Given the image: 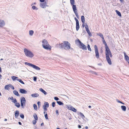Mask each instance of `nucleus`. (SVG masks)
<instances>
[{
	"label": "nucleus",
	"instance_id": "32",
	"mask_svg": "<svg viewBox=\"0 0 129 129\" xmlns=\"http://www.w3.org/2000/svg\"><path fill=\"white\" fill-rule=\"evenodd\" d=\"M34 33V32L33 30H30L29 31V35L30 36H32L33 35Z\"/></svg>",
	"mask_w": 129,
	"mask_h": 129
},
{
	"label": "nucleus",
	"instance_id": "9",
	"mask_svg": "<svg viewBox=\"0 0 129 129\" xmlns=\"http://www.w3.org/2000/svg\"><path fill=\"white\" fill-rule=\"evenodd\" d=\"M5 24V21L0 19V27H2L4 26Z\"/></svg>",
	"mask_w": 129,
	"mask_h": 129
},
{
	"label": "nucleus",
	"instance_id": "22",
	"mask_svg": "<svg viewBox=\"0 0 129 129\" xmlns=\"http://www.w3.org/2000/svg\"><path fill=\"white\" fill-rule=\"evenodd\" d=\"M81 21L83 24H84L85 20L84 17L83 16H82L81 17Z\"/></svg>",
	"mask_w": 129,
	"mask_h": 129
},
{
	"label": "nucleus",
	"instance_id": "4",
	"mask_svg": "<svg viewBox=\"0 0 129 129\" xmlns=\"http://www.w3.org/2000/svg\"><path fill=\"white\" fill-rule=\"evenodd\" d=\"M24 51L25 55L27 57L31 58L34 57V55L33 53L30 50L24 49Z\"/></svg>",
	"mask_w": 129,
	"mask_h": 129
},
{
	"label": "nucleus",
	"instance_id": "5",
	"mask_svg": "<svg viewBox=\"0 0 129 129\" xmlns=\"http://www.w3.org/2000/svg\"><path fill=\"white\" fill-rule=\"evenodd\" d=\"M25 64L31 67L36 70L40 71L41 69L39 67L30 63L25 62Z\"/></svg>",
	"mask_w": 129,
	"mask_h": 129
},
{
	"label": "nucleus",
	"instance_id": "33",
	"mask_svg": "<svg viewBox=\"0 0 129 129\" xmlns=\"http://www.w3.org/2000/svg\"><path fill=\"white\" fill-rule=\"evenodd\" d=\"M17 81L22 84H24V83L20 79H18Z\"/></svg>",
	"mask_w": 129,
	"mask_h": 129
},
{
	"label": "nucleus",
	"instance_id": "37",
	"mask_svg": "<svg viewBox=\"0 0 129 129\" xmlns=\"http://www.w3.org/2000/svg\"><path fill=\"white\" fill-rule=\"evenodd\" d=\"M103 41L104 43L105 44V47H106L107 46H108L107 45L105 42V40H104V39H103Z\"/></svg>",
	"mask_w": 129,
	"mask_h": 129
},
{
	"label": "nucleus",
	"instance_id": "61",
	"mask_svg": "<svg viewBox=\"0 0 129 129\" xmlns=\"http://www.w3.org/2000/svg\"><path fill=\"white\" fill-rule=\"evenodd\" d=\"M46 113H47L46 112V111H44V114H45Z\"/></svg>",
	"mask_w": 129,
	"mask_h": 129
},
{
	"label": "nucleus",
	"instance_id": "29",
	"mask_svg": "<svg viewBox=\"0 0 129 129\" xmlns=\"http://www.w3.org/2000/svg\"><path fill=\"white\" fill-rule=\"evenodd\" d=\"M15 104V105L18 108H19L20 106V105L19 103L16 102Z\"/></svg>",
	"mask_w": 129,
	"mask_h": 129
},
{
	"label": "nucleus",
	"instance_id": "62",
	"mask_svg": "<svg viewBox=\"0 0 129 129\" xmlns=\"http://www.w3.org/2000/svg\"><path fill=\"white\" fill-rule=\"evenodd\" d=\"M85 128L86 129H88V126H86L85 127Z\"/></svg>",
	"mask_w": 129,
	"mask_h": 129
},
{
	"label": "nucleus",
	"instance_id": "31",
	"mask_svg": "<svg viewBox=\"0 0 129 129\" xmlns=\"http://www.w3.org/2000/svg\"><path fill=\"white\" fill-rule=\"evenodd\" d=\"M97 35L100 36L103 39H104V38L103 35L101 33L98 34Z\"/></svg>",
	"mask_w": 129,
	"mask_h": 129
},
{
	"label": "nucleus",
	"instance_id": "39",
	"mask_svg": "<svg viewBox=\"0 0 129 129\" xmlns=\"http://www.w3.org/2000/svg\"><path fill=\"white\" fill-rule=\"evenodd\" d=\"M79 28V25H76V28L77 31H78Z\"/></svg>",
	"mask_w": 129,
	"mask_h": 129
},
{
	"label": "nucleus",
	"instance_id": "45",
	"mask_svg": "<svg viewBox=\"0 0 129 129\" xmlns=\"http://www.w3.org/2000/svg\"><path fill=\"white\" fill-rule=\"evenodd\" d=\"M52 106L54 107L55 106V103L54 102H53L52 103Z\"/></svg>",
	"mask_w": 129,
	"mask_h": 129
},
{
	"label": "nucleus",
	"instance_id": "23",
	"mask_svg": "<svg viewBox=\"0 0 129 129\" xmlns=\"http://www.w3.org/2000/svg\"><path fill=\"white\" fill-rule=\"evenodd\" d=\"M45 95H46L47 93L42 88H40L39 89Z\"/></svg>",
	"mask_w": 129,
	"mask_h": 129
},
{
	"label": "nucleus",
	"instance_id": "20",
	"mask_svg": "<svg viewBox=\"0 0 129 129\" xmlns=\"http://www.w3.org/2000/svg\"><path fill=\"white\" fill-rule=\"evenodd\" d=\"M11 84H10L6 85L5 87V89L6 90H8L9 87H11Z\"/></svg>",
	"mask_w": 129,
	"mask_h": 129
},
{
	"label": "nucleus",
	"instance_id": "8",
	"mask_svg": "<svg viewBox=\"0 0 129 129\" xmlns=\"http://www.w3.org/2000/svg\"><path fill=\"white\" fill-rule=\"evenodd\" d=\"M80 45V48L84 50H87L86 46L84 44L82 43H81V44Z\"/></svg>",
	"mask_w": 129,
	"mask_h": 129
},
{
	"label": "nucleus",
	"instance_id": "27",
	"mask_svg": "<svg viewBox=\"0 0 129 129\" xmlns=\"http://www.w3.org/2000/svg\"><path fill=\"white\" fill-rule=\"evenodd\" d=\"M33 116L36 120H37L38 119V118L37 115L36 114L34 113L33 115Z\"/></svg>",
	"mask_w": 129,
	"mask_h": 129
},
{
	"label": "nucleus",
	"instance_id": "38",
	"mask_svg": "<svg viewBox=\"0 0 129 129\" xmlns=\"http://www.w3.org/2000/svg\"><path fill=\"white\" fill-rule=\"evenodd\" d=\"M87 48L88 50L90 51H91V49L90 48V47L89 45L88 44L87 45Z\"/></svg>",
	"mask_w": 129,
	"mask_h": 129
},
{
	"label": "nucleus",
	"instance_id": "28",
	"mask_svg": "<svg viewBox=\"0 0 129 129\" xmlns=\"http://www.w3.org/2000/svg\"><path fill=\"white\" fill-rule=\"evenodd\" d=\"M57 103L60 105H63L64 104L63 103L60 101H57Z\"/></svg>",
	"mask_w": 129,
	"mask_h": 129
},
{
	"label": "nucleus",
	"instance_id": "17",
	"mask_svg": "<svg viewBox=\"0 0 129 129\" xmlns=\"http://www.w3.org/2000/svg\"><path fill=\"white\" fill-rule=\"evenodd\" d=\"M19 111L18 110H16L15 112V118H17L19 116Z\"/></svg>",
	"mask_w": 129,
	"mask_h": 129
},
{
	"label": "nucleus",
	"instance_id": "12",
	"mask_svg": "<svg viewBox=\"0 0 129 129\" xmlns=\"http://www.w3.org/2000/svg\"><path fill=\"white\" fill-rule=\"evenodd\" d=\"M43 47L46 50H50L51 48V46L48 44L45 45Z\"/></svg>",
	"mask_w": 129,
	"mask_h": 129
},
{
	"label": "nucleus",
	"instance_id": "63",
	"mask_svg": "<svg viewBox=\"0 0 129 129\" xmlns=\"http://www.w3.org/2000/svg\"><path fill=\"white\" fill-rule=\"evenodd\" d=\"M82 26L83 27H84V24H83H83L82 25Z\"/></svg>",
	"mask_w": 129,
	"mask_h": 129
},
{
	"label": "nucleus",
	"instance_id": "6",
	"mask_svg": "<svg viewBox=\"0 0 129 129\" xmlns=\"http://www.w3.org/2000/svg\"><path fill=\"white\" fill-rule=\"evenodd\" d=\"M21 105L22 108H24L26 100L24 97H22L20 99Z\"/></svg>",
	"mask_w": 129,
	"mask_h": 129
},
{
	"label": "nucleus",
	"instance_id": "57",
	"mask_svg": "<svg viewBox=\"0 0 129 129\" xmlns=\"http://www.w3.org/2000/svg\"><path fill=\"white\" fill-rule=\"evenodd\" d=\"M74 19L76 21H78V20L75 17Z\"/></svg>",
	"mask_w": 129,
	"mask_h": 129
},
{
	"label": "nucleus",
	"instance_id": "36",
	"mask_svg": "<svg viewBox=\"0 0 129 129\" xmlns=\"http://www.w3.org/2000/svg\"><path fill=\"white\" fill-rule=\"evenodd\" d=\"M33 107L34 108V109L35 110H37V105L35 104H34L33 105Z\"/></svg>",
	"mask_w": 129,
	"mask_h": 129
},
{
	"label": "nucleus",
	"instance_id": "46",
	"mask_svg": "<svg viewBox=\"0 0 129 129\" xmlns=\"http://www.w3.org/2000/svg\"><path fill=\"white\" fill-rule=\"evenodd\" d=\"M20 117L22 118L23 119L24 118V115L23 114H21L20 115Z\"/></svg>",
	"mask_w": 129,
	"mask_h": 129
},
{
	"label": "nucleus",
	"instance_id": "53",
	"mask_svg": "<svg viewBox=\"0 0 129 129\" xmlns=\"http://www.w3.org/2000/svg\"><path fill=\"white\" fill-rule=\"evenodd\" d=\"M92 73L93 74H95V75H97L96 73V72H92Z\"/></svg>",
	"mask_w": 129,
	"mask_h": 129
},
{
	"label": "nucleus",
	"instance_id": "50",
	"mask_svg": "<svg viewBox=\"0 0 129 129\" xmlns=\"http://www.w3.org/2000/svg\"><path fill=\"white\" fill-rule=\"evenodd\" d=\"M76 25H79V22L78 20V21H76Z\"/></svg>",
	"mask_w": 129,
	"mask_h": 129
},
{
	"label": "nucleus",
	"instance_id": "2",
	"mask_svg": "<svg viewBox=\"0 0 129 129\" xmlns=\"http://www.w3.org/2000/svg\"><path fill=\"white\" fill-rule=\"evenodd\" d=\"M70 4L71 5H72L73 10L76 17L77 18H79V16L78 13L77 12V9L76 6L75 5V0H70Z\"/></svg>",
	"mask_w": 129,
	"mask_h": 129
},
{
	"label": "nucleus",
	"instance_id": "19",
	"mask_svg": "<svg viewBox=\"0 0 129 129\" xmlns=\"http://www.w3.org/2000/svg\"><path fill=\"white\" fill-rule=\"evenodd\" d=\"M75 42L76 44L80 45L81 44V43H82L79 39L76 40Z\"/></svg>",
	"mask_w": 129,
	"mask_h": 129
},
{
	"label": "nucleus",
	"instance_id": "34",
	"mask_svg": "<svg viewBox=\"0 0 129 129\" xmlns=\"http://www.w3.org/2000/svg\"><path fill=\"white\" fill-rule=\"evenodd\" d=\"M86 31L88 33V35H89V36L90 37L92 36V34L90 32V31L89 30H87Z\"/></svg>",
	"mask_w": 129,
	"mask_h": 129
},
{
	"label": "nucleus",
	"instance_id": "14",
	"mask_svg": "<svg viewBox=\"0 0 129 129\" xmlns=\"http://www.w3.org/2000/svg\"><path fill=\"white\" fill-rule=\"evenodd\" d=\"M19 91L21 93L26 94L27 93V91L23 89H20Z\"/></svg>",
	"mask_w": 129,
	"mask_h": 129
},
{
	"label": "nucleus",
	"instance_id": "51",
	"mask_svg": "<svg viewBox=\"0 0 129 129\" xmlns=\"http://www.w3.org/2000/svg\"><path fill=\"white\" fill-rule=\"evenodd\" d=\"M37 104L38 106H39L40 105V102H38Z\"/></svg>",
	"mask_w": 129,
	"mask_h": 129
},
{
	"label": "nucleus",
	"instance_id": "30",
	"mask_svg": "<svg viewBox=\"0 0 129 129\" xmlns=\"http://www.w3.org/2000/svg\"><path fill=\"white\" fill-rule=\"evenodd\" d=\"M115 12H116L117 14L119 16L121 17V15L120 12L117 11V10H116Z\"/></svg>",
	"mask_w": 129,
	"mask_h": 129
},
{
	"label": "nucleus",
	"instance_id": "3",
	"mask_svg": "<svg viewBox=\"0 0 129 129\" xmlns=\"http://www.w3.org/2000/svg\"><path fill=\"white\" fill-rule=\"evenodd\" d=\"M62 48H63L66 50H68L70 48V44L68 42L64 41L61 44Z\"/></svg>",
	"mask_w": 129,
	"mask_h": 129
},
{
	"label": "nucleus",
	"instance_id": "59",
	"mask_svg": "<svg viewBox=\"0 0 129 129\" xmlns=\"http://www.w3.org/2000/svg\"><path fill=\"white\" fill-rule=\"evenodd\" d=\"M117 102H118V103H122V102L119 101H118V100L117 101Z\"/></svg>",
	"mask_w": 129,
	"mask_h": 129
},
{
	"label": "nucleus",
	"instance_id": "43",
	"mask_svg": "<svg viewBox=\"0 0 129 129\" xmlns=\"http://www.w3.org/2000/svg\"><path fill=\"white\" fill-rule=\"evenodd\" d=\"M85 28L86 30V31L87 30H89L88 26L87 25H86L85 26Z\"/></svg>",
	"mask_w": 129,
	"mask_h": 129
},
{
	"label": "nucleus",
	"instance_id": "44",
	"mask_svg": "<svg viewBox=\"0 0 129 129\" xmlns=\"http://www.w3.org/2000/svg\"><path fill=\"white\" fill-rule=\"evenodd\" d=\"M47 107H43V110L44 111H46L47 110Z\"/></svg>",
	"mask_w": 129,
	"mask_h": 129
},
{
	"label": "nucleus",
	"instance_id": "1",
	"mask_svg": "<svg viewBox=\"0 0 129 129\" xmlns=\"http://www.w3.org/2000/svg\"><path fill=\"white\" fill-rule=\"evenodd\" d=\"M105 52L106 59L108 63L111 65L112 64V62L109 56H110V57H111L112 56V54L108 46L105 47Z\"/></svg>",
	"mask_w": 129,
	"mask_h": 129
},
{
	"label": "nucleus",
	"instance_id": "56",
	"mask_svg": "<svg viewBox=\"0 0 129 129\" xmlns=\"http://www.w3.org/2000/svg\"><path fill=\"white\" fill-rule=\"evenodd\" d=\"M45 0H40V1L42 3L44 2V1Z\"/></svg>",
	"mask_w": 129,
	"mask_h": 129
},
{
	"label": "nucleus",
	"instance_id": "58",
	"mask_svg": "<svg viewBox=\"0 0 129 129\" xmlns=\"http://www.w3.org/2000/svg\"><path fill=\"white\" fill-rule=\"evenodd\" d=\"M78 127L79 128H81V125H78Z\"/></svg>",
	"mask_w": 129,
	"mask_h": 129
},
{
	"label": "nucleus",
	"instance_id": "18",
	"mask_svg": "<svg viewBox=\"0 0 129 129\" xmlns=\"http://www.w3.org/2000/svg\"><path fill=\"white\" fill-rule=\"evenodd\" d=\"M11 78L13 81H15V80H17V81L18 79V77L14 76H12Z\"/></svg>",
	"mask_w": 129,
	"mask_h": 129
},
{
	"label": "nucleus",
	"instance_id": "24",
	"mask_svg": "<svg viewBox=\"0 0 129 129\" xmlns=\"http://www.w3.org/2000/svg\"><path fill=\"white\" fill-rule=\"evenodd\" d=\"M13 93L14 94L16 95L19 96V95L18 92L16 90H14L13 91Z\"/></svg>",
	"mask_w": 129,
	"mask_h": 129
},
{
	"label": "nucleus",
	"instance_id": "10",
	"mask_svg": "<svg viewBox=\"0 0 129 129\" xmlns=\"http://www.w3.org/2000/svg\"><path fill=\"white\" fill-rule=\"evenodd\" d=\"M40 6L42 8H45L47 6L46 4V3H40Z\"/></svg>",
	"mask_w": 129,
	"mask_h": 129
},
{
	"label": "nucleus",
	"instance_id": "48",
	"mask_svg": "<svg viewBox=\"0 0 129 129\" xmlns=\"http://www.w3.org/2000/svg\"><path fill=\"white\" fill-rule=\"evenodd\" d=\"M37 120H33V123L34 124H35L36 122H37Z\"/></svg>",
	"mask_w": 129,
	"mask_h": 129
},
{
	"label": "nucleus",
	"instance_id": "47",
	"mask_svg": "<svg viewBox=\"0 0 129 129\" xmlns=\"http://www.w3.org/2000/svg\"><path fill=\"white\" fill-rule=\"evenodd\" d=\"M54 99L56 101H58L59 100V99L57 97H54Z\"/></svg>",
	"mask_w": 129,
	"mask_h": 129
},
{
	"label": "nucleus",
	"instance_id": "16",
	"mask_svg": "<svg viewBox=\"0 0 129 129\" xmlns=\"http://www.w3.org/2000/svg\"><path fill=\"white\" fill-rule=\"evenodd\" d=\"M39 95V94L37 93H35L31 94V96L33 98L38 97Z\"/></svg>",
	"mask_w": 129,
	"mask_h": 129
},
{
	"label": "nucleus",
	"instance_id": "35",
	"mask_svg": "<svg viewBox=\"0 0 129 129\" xmlns=\"http://www.w3.org/2000/svg\"><path fill=\"white\" fill-rule=\"evenodd\" d=\"M79 114L80 115L81 117L83 118V119H84V118H85V116L83 114V113H82L81 112H80L79 113Z\"/></svg>",
	"mask_w": 129,
	"mask_h": 129
},
{
	"label": "nucleus",
	"instance_id": "60",
	"mask_svg": "<svg viewBox=\"0 0 129 129\" xmlns=\"http://www.w3.org/2000/svg\"><path fill=\"white\" fill-rule=\"evenodd\" d=\"M18 123L19 124V125H21L22 124L20 122H18Z\"/></svg>",
	"mask_w": 129,
	"mask_h": 129
},
{
	"label": "nucleus",
	"instance_id": "7",
	"mask_svg": "<svg viewBox=\"0 0 129 129\" xmlns=\"http://www.w3.org/2000/svg\"><path fill=\"white\" fill-rule=\"evenodd\" d=\"M67 108L70 110H72L74 112H77V110L74 108L73 106L71 105H67Z\"/></svg>",
	"mask_w": 129,
	"mask_h": 129
},
{
	"label": "nucleus",
	"instance_id": "54",
	"mask_svg": "<svg viewBox=\"0 0 129 129\" xmlns=\"http://www.w3.org/2000/svg\"><path fill=\"white\" fill-rule=\"evenodd\" d=\"M10 99V100L13 101L14 99L13 98V97H11Z\"/></svg>",
	"mask_w": 129,
	"mask_h": 129
},
{
	"label": "nucleus",
	"instance_id": "13",
	"mask_svg": "<svg viewBox=\"0 0 129 129\" xmlns=\"http://www.w3.org/2000/svg\"><path fill=\"white\" fill-rule=\"evenodd\" d=\"M124 57L125 60L127 61H129V57L126 54V53L125 52H124Z\"/></svg>",
	"mask_w": 129,
	"mask_h": 129
},
{
	"label": "nucleus",
	"instance_id": "25",
	"mask_svg": "<svg viewBox=\"0 0 129 129\" xmlns=\"http://www.w3.org/2000/svg\"><path fill=\"white\" fill-rule=\"evenodd\" d=\"M31 8L33 10H37L38 9V8L35 6H33Z\"/></svg>",
	"mask_w": 129,
	"mask_h": 129
},
{
	"label": "nucleus",
	"instance_id": "52",
	"mask_svg": "<svg viewBox=\"0 0 129 129\" xmlns=\"http://www.w3.org/2000/svg\"><path fill=\"white\" fill-rule=\"evenodd\" d=\"M56 114L58 115H59V113L57 110H56Z\"/></svg>",
	"mask_w": 129,
	"mask_h": 129
},
{
	"label": "nucleus",
	"instance_id": "26",
	"mask_svg": "<svg viewBox=\"0 0 129 129\" xmlns=\"http://www.w3.org/2000/svg\"><path fill=\"white\" fill-rule=\"evenodd\" d=\"M121 108L123 111H126V108L125 106H121Z\"/></svg>",
	"mask_w": 129,
	"mask_h": 129
},
{
	"label": "nucleus",
	"instance_id": "41",
	"mask_svg": "<svg viewBox=\"0 0 129 129\" xmlns=\"http://www.w3.org/2000/svg\"><path fill=\"white\" fill-rule=\"evenodd\" d=\"M12 102H13L14 104L16 103L17 102V101L16 99L15 98H14Z\"/></svg>",
	"mask_w": 129,
	"mask_h": 129
},
{
	"label": "nucleus",
	"instance_id": "40",
	"mask_svg": "<svg viewBox=\"0 0 129 129\" xmlns=\"http://www.w3.org/2000/svg\"><path fill=\"white\" fill-rule=\"evenodd\" d=\"M94 48L95 49V51H98L97 46L96 45H94Z\"/></svg>",
	"mask_w": 129,
	"mask_h": 129
},
{
	"label": "nucleus",
	"instance_id": "55",
	"mask_svg": "<svg viewBox=\"0 0 129 129\" xmlns=\"http://www.w3.org/2000/svg\"><path fill=\"white\" fill-rule=\"evenodd\" d=\"M11 88L12 89H14V87L12 85H11Z\"/></svg>",
	"mask_w": 129,
	"mask_h": 129
},
{
	"label": "nucleus",
	"instance_id": "15",
	"mask_svg": "<svg viewBox=\"0 0 129 129\" xmlns=\"http://www.w3.org/2000/svg\"><path fill=\"white\" fill-rule=\"evenodd\" d=\"M95 56L96 58L97 59L99 58V55L98 52V51H95Z\"/></svg>",
	"mask_w": 129,
	"mask_h": 129
},
{
	"label": "nucleus",
	"instance_id": "11",
	"mask_svg": "<svg viewBox=\"0 0 129 129\" xmlns=\"http://www.w3.org/2000/svg\"><path fill=\"white\" fill-rule=\"evenodd\" d=\"M48 44V43L46 40H43L42 41V45L43 47Z\"/></svg>",
	"mask_w": 129,
	"mask_h": 129
},
{
	"label": "nucleus",
	"instance_id": "42",
	"mask_svg": "<svg viewBox=\"0 0 129 129\" xmlns=\"http://www.w3.org/2000/svg\"><path fill=\"white\" fill-rule=\"evenodd\" d=\"M44 116L45 119H48V117L47 114V113H46L45 114V115Z\"/></svg>",
	"mask_w": 129,
	"mask_h": 129
},
{
	"label": "nucleus",
	"instance_id": "49",
	"mask_svg": "<svg viewBox=\"0 0 129 129\" xmlns=\"http://www.w3.org/2000/svg\"><path fill=\"white\" fill-rule=\"evenodd\" d=\"M34 80L35 81H36L37 80V78L36 77H34Z\"/></svg>",
	"mask_w": 129,
	"mask_h": 129
},
{
	"label": "nucleus",
	"instance_id": "21",
	"mask_svg": "<svg viewBox=\"0 0 129 129\" xmlns=\"http://www.w3.org/2000/svg\"><path fill=\"white\" fill-rule=\"evenodd\" d=\"M49 106V104L47 102H46L44 103V105H43V107H45L48 108Z\"/></svg>",
	"mask_w": 129,
	"mask_h": 129
},
{
	"label": "nucleus",
	"instance_id": "64",
	"mask_svg": "<svg viewBox=\"0 0 129 129\" xmlns=\"http://www.w3.org/2000/svg\"><path fill=\"white\" fill-rule=\"evenodd\" d=\"M44 125V123H42L41 124V126H42V125Z\"/></svg>",
	"mask_w": 129,
	"mask_h": 129
}]
</instances>
